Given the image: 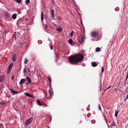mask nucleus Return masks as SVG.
<instances>
[{"instance_id": "f257e3e1", "label": "nucleus", "mask_w": 128, "mask_h": 128, "mask_svg": "<svg viewBox=\"0 0 128 128\" xmlns=\"http://www.w3.org/2000/svg\"><path fill=\"white\" fill-rule=\"evenodd\" d=\"M84 56L82 54H79L71 56L69 58L70 62L72 64H74L82 60Z\"/></svg>"}, {"instance_id": "f03ea898", "label": "nucleus", "mask_w": 128, "mask_h": 128, "mask_svg": "<svg viewBox=\"0 0 128 128\" xmlns=\"http://www.w3.org/2000/svg\"><path fill=\"white\" fill-rule=\"evenodd\" d=\"M32 120L33 118L32 117L26 120L25 122L27 126L28 125L32 122Z\"/></svg>"}, {"instance_id": "7ed1b4c3", "label": "nucleus", "mask_w": 128, "mask_h": 128, "mask_svg": "<svg viewBox=\"0 0 128 128\" xmlns=\"http://www.w3.org/2000/svg\"><path fill=\"white\" fill-rule=\"evenodd\" d=\"M78 40L79 42L80 43H82L83 40L82 36L81 35L79 36L78 38Z\"/></svg>"}, {"instance_id": "20e7f679", "label": "nucleus", "mask_w": 128, "mask_h": 128, "mask_svg": "<svg viewBox=\"0 0 128 128\" xmlns=\"http://www.w3.org/2000/svg\"><path fill=\"white\" fill-rule=\"evenodd\" d=\"M97 34L98 33L95 32H92L91 34L92 36L94 38L96 37Z\"/></svg>"}, {"instance_id": "39448f33", "label": "nucleus", "mask_w": 128, "mask_h": 128, "mask_svg": "<svg viewBox=\"0 0 128 128\" xmlns=\"http://www.w3.org/2000/svg\"><path fill=\"white\" fill-rule=\"evenodd\" d=\"M5 77V76L4 75H2L0 76V82H2L4 79Z\"/></svg>"}, {"instance_id": "423d86ee", "label": "nucleus", "mask_w": 128, "mask_h": 128, "mask_svg": "<svg viewBox=\"0 0 128 128\" xmlns=\"http://www.w3.org/2000/svg\"><path fill=\"white\" fill-rule=\"evenodd\" d=\"M16 60V56L15 54H14L12 58V60L13 62H15Z\"/></svg>"}, {"instance_id": "0eeeda50", "label": "nucleus", "mask_w": 128, "mask_h": 128, "mask_svg": "<svg viewBox=\"0 0 128 128\" xmlns=\"http://www.w3.org/2000/svg\"><path fill=\"white\" fill-rule=\"evenodd\" d=\"M24 94L26 96L28 97L34 98V97H33L28 92H25L24 93Z\"/></svg>"}, {"instance_id": "6e6552de", "label": "nucleus", "mask_w": 128, "mask_h": 128, "mask_svg": "<svg viewBox=\"0 0 128 128\" xmlns=\"http://www.w3.org/2000/svg\"><path fill=\"white\" fill-rule=\"evenodd\" d=\"M26 80L24 79H22L20 80L19 82V84L21 85L22 84L24 83L25 82Z\"/></svg>"}, {"instance_id": "1a4fd4ad", "label": "nucleus", "mask_w": 128, "mask_h": 128, "mask_svg": "<svg viewBox=\"0 0 128 128\" xmlns=\"http://www.w3.org/2000/svg\"><path fill=\"white\" fill-rule=\"evenodd\" d=\"M51 16L52 18H54V10H51V13H50Z\"/></svg>"}, {"instance_id": "9d476101", "label": "nucleus", "mask_w": 128, "mask_h": 128, "mask_svg": "<svg viewBox=\"0 0 128 128\" xmlns=\"http://www.w3.org/2000/svg\"><path fill=\"white\" fill-rule=\"evenodd\" d=\"M10 90L11 92L13 93L16 94H17L18 93L17 92L15 91L12 88H10Z\"/></svg>"}, {"instance_id": "9b49d317", "label": "nucleus", "mask_w": 128, "mask_h": 128, "mask_svg": "<svg viewBox=\"0 0 128 128\" xmlns=\"http://www.w3.org/2000/svg\"><path fill=\"white\" fill-rule=\"evenodd\" d=\"M26 79L29 84L31 83V80L30 78L28 77H26Z\"/></svg>"}, {"instance_id": "f8f14e48", "label": "nucleus", "mask_w": 128, "mask_h": 128, "mask_svg": "<svg viewBox=\"0 0 128 128\" xmlns=\"http://www.w3.org/2000/svg\"><path fill=\"white\" fill-rule=\"evenodd\" d=\"M13 66V63H11L9 65L8 67V69L11 70L12 66Z\"/></svg>"}, {"instance_id": "ddd939ff", "label": "nucleus", "mask_w": 128, "mask_h": 128, "mask_svg": "<svg viewBox=\"0 0 128 128\" xmlns=\"http://www.w3.org/2000/svg\"><path fill=\"white\" fill-rule=\"evenodd\" d=\"M6 103V102L4 101L3 100H2L0 102V104L1 105H5Z\"/></svg>"}, {"instance_id": "4468645a", "label": "nucleus", "mask_w": 128, "mask_h": 128, "mask_svg": "<svg viewBox=\"0 0 128 128\" xmlns=\"http://www.w3.org/2000/svg\"><path fill=\"white\" fill-rule=\"evenodd\" d=\"M48 93H49V96L48 97V98H49L51 96V95H52V92L50 90V89H49L48 90Z\"/></svg>"}, {"instance_id": "2eb2a0df", "label": "nucleus", "mask_w": 128, "mask_h": 128, "mask_svg": "<svg viewBox=\"0 0 128 128\" xmlns=\"http://www.w3.org/2000/svg\"><path fill=\"white\" fill-rule=\"evenodd\" d=\"M37 102L38 103V104L40 106H42V103L40 102L39 100H37Z\"/></svg>"}, {"instance_id": "dca6fc26", "label": "nucleus", "mask_w": 128, "mask_h": 128, "mask_svg": "<svg viewBox=\"0 0 128 128\" xmlns=\"http://www.w3.org/2000/svg\"><path fill=\"white\" fill-rule=\"evenodd\" d=\"M16 16L17 14H14L12 15V17L13 19H15L16 18Z\"/></svg>"}, {"instance_id": "f3484780", "label": "nucleus", "mask_w": 128, "mask_h": 128, "mask_svg": "<svg viewBox=\"0 0 128 128\" xmlns=\"http://www.w3.org/2000/svg\"><path fill=\"white\" fill-rule=\"evenodd\" d=\"M43 12L42 11L41 12V21L42 22L44 20V17H43Z\"/></svg>"}, {"instance_id": "a211bd4d", "label": "nucleus", "mask_w": 128, "mask_h": 128, "mask_svg": "<svg viewBox=\"0 0 128 128\" xmlns=\"http://www.w3.org/2000/svg\"><path fill=\"white\" fill-rule=\"evenodd\" d=\"M92 64L93 66L95 67L97 66V64L95 62H92Z\"/></svg>"}, {"instance_id": "6ab92c4d", "label": "nucleus", "mask_w": 128, "mask_h": 128, "mask_svg": "<svg viewBox=\"0 0 128 128\" xmlns=\"http://www.w3.org/2000/svg\"><path fill=\"white\" fill-rule=\"evenodd\" d=\"M68 42L70 44H72L73 43V42L71 39H70L68 40Z\"/></svg>"}, {"instance_id": "aec40b11", "label": "nucleus", "mask_w": 128, "mask_h": 128, "mask_svg": "<svg viewBox=\"0 0 128 128\" xmlns=\"http://www.w3.org/2000/svg\"><path fill=\"white\" fill-rule=\"evenodd\" d=\"M5 16L7 17H9L10 15L7 12H5Z\"/></svg>"}, {"instance_id": "412c9836", "label": "nucleus", "mask_w": 128, "mask_h": 128, "mask_svg": "<svg viewBox=\"0 0 128 128\" xmlns=\"http://www.w3.org/2000/svg\"><path fill=\"white\" fill-rule=\"evenodd\" d=\"M56 30L59 32H61L62 30V29L61 28H60L56 29Z\"/></svg>"}, {"instance_id": "4be33fe9", "label": "nucleus", "mask_w": 128, "mask_h": 128, "mask_svg": "<svg viewBox=\"0 0 128 128\" xmlns=\"http://www.w3.org/2000/svg\"><path fill=\"white\" fill-rule=\"evenodd\" d=\"M100 48L99 47L96 48V52H99L100 51Z\"/></svg>"}, {"instance_id": "5701e85b", "label": "nucleus", "mask_w": 128, "mask_h": 128, "mask_svg": "<svg viewBox=\"0 0 128 128\" xmlns=\"http://www.w3.org/2000/svg\"><path fill=\"white\" fill-rule=\"evenodd\" d=\"M118 111L116 110L115 112V116L116 117L117 115L118 114Z\"/></svg>"}, {"instance_id": "b1692460", "label": "nucleus", "mask_w": 128, "mask_h": 128, "mask_svg": "<svg viewBox=\"0 0 128 128\" xmlns=\"http://www.w3.org/2000/svg\"><path fill=\"white\" fill-rule=\"evenodd\" d=\"M30 2V0H26L25 3L26 4H28Z\"/></svg>"}, {"instance_id": "393cba45", "label": "nucleus", "mask_w": 128, "mask_h": 128, "mask_svg": "<svg viewBox=\"0 0 128 128\" xmlns=\"http://www.w3.org/2000/svg\"><path fill=\"white\" fill-rule=\"evenodd\" d=\"M48 80L49 82L50 83L51 82V80L50 78V77L49 76H48Z\"/></svg>"}, {"instance_id": "a878e982", "label": "nucleus", "mask_w": 128, "mask_h": 128, "mask_svg": "<svg viewBox=\"0 0 128 128\" xmlns=\"http://www.w3.org/2000/svg\"><path fill=\"white\" fill-rule=\"evenodd\" d=\"M28 62V60L26 58H25V60H24V64H27V63Z\"/></svg>"}, {"instance_id": "bb28decb", "label": "nucleus", "mask_w": 128, "mask_h": 128, "mask_svg": "<svg viewBox=\"0 0 128 128\" xmlns=\"http://www.w3.org/2000/svg\"><path fill=\"white\" fill-rule=\"evenodd\" d=\"M91 122L92 124H94L96 123V121L94 120H92L91 121Z\"/></svg>"}, {"instance_id": "cd10ccee", "label": "nucleus", "mask_w": 128, "mask_h": 128, "mask_svg": "<svg viewBox=\"0 0 128 128\" xmlns=\"http://www.w3.org/2000/svg\"><path fill=\"white\" fill-rule=\"evenodd\" d=\"M15 1L18 3H19L21 2V0H15Z\"/></svg>"}, {"instance_id": "c85d7f7f", "label": "nucleus", "mask_w": 128, "mask_h": 128, "mask_svg": "<svg viewBox=\"0 0 128 128\" xmlns=\"http://www.w3.org/2000/svg\"><path fill=\"white\" fill-rule=\"evenodd\" d=\"M11 70L8 69L7 70V73L8 74H9L10 73V71Z\"/></svg>"}, {"instance_id": "c756f323", "label": "nucleus", "mask_w": 128, "mask_h": 128, "mask_svg": "<svg viewBox=\"0 0 128 128\" xmlns=\"http://www.w3.org/2000/svg\"><path fill=\"white\" fill-rule=\"evenodd\" d=\"M119 8L118 7H116L115 9V10L116 11H118L119 10Z\"/></svg>"}, {"instance_id": "7c9ffc66", "label": "nucleus", "mask_w": 128, "mask_h": 128, "mask_svg": "<svg viewBox=\"0 0 128 128\" xmlns=\"http://www.w3.org/2000/svg\"><path fill=\"white\" fill-rule=\"evenodd\" d=\"M74 32L73 31H72L70 33V35L71 36H72L73 35V34Z\"/></svg>"}, {"instance_id": "2f4dec72", "label": "nucleus", "mask_w": 128, "mask_h": 128, "mask_svg": "<svg viewBox=\"0 0 128 128\" xmlns=\"http://www.w3.org/2000/svg\"><path fill=\"white\" fill-rule=\"evenodd\" d=\"M98 108H99V110H100L102 111V110H101V108L100 104H98Z\"/></svg>"}, {"instance_id": "473e14b6", "label": "nucleus", "mask_w": 128, "mask_h": 128, "mask_svg": "<svg viewBox=\"0 0 128 128\" xmlns=\"http://www.w3.org/2000/svg\"><path fill=\"white\" fill-rule=\"evenodd\" d=\"M113 124H112V126H116V125L115 124L114 122V121L113 122Z\"/></svg>"}, {"instance_id": "72a5a7b5", "label": "nucleus", "mask_w": 128, "mask_h": 128, "mask_svg": "<svg viewBox=\"0 0 128 128\" xmlns=\"http://www.w3.org/2000/svg\"><path fill=\"white\" fill-rule=\"evenodd\" d=\"M0 128H4L3 127V125L2 124L0 123Z\"/></svg>"}, {"instance_id": "f704fd0d", "label": "nucleus", "mask_w": 128, "mask_h": 128, "mask_svg": "<svg viewBox=\"0 0 128 128\" xmlns=\"http://www.w3.org/2000/svg\"><path fill=\"white\" fill-rule=\"evenodd\" d=\"M27 70H28V72H30V68H27Z\"/></svg>"}, {"instance_id": "c9c22d12", "label": "nucleus", "mask_w": 128, "mask_h": 128, "mask_svg": "<svg viewBox=\"0 0 128 128\" xmlns=\"http://www.w3.org/2000/svg\"><path fill=\"white\" fill-rule=\"evenodd\" d=\"M26 68H25L24 69V70L23 71V72L24 73L26 72Z\"/></svg>"}, {"instance_id": "e433bc0d", "label": "nucleus", "mask_w": 128, "mask_h": 128, "mask_svg": "<svg viewBox=\"0 0 128 128\" xmlns=\"http://www.w3.org/2000/svg\"><path fill=\"white\" fill-rule=\"evenodd\" d=\"M104 67H103V66H102V72H104Z\"/></svg>"}, {"instance_id": "4c0bfd02", "label": "nucleus", "mask_w": 128, "mask_h": 128, "mask_svg": "<svg viewBox=\"0 0 128 128\" xmlns=\"http://www.w3.org/2000/svg\"><path fill=\"white\" fill-rule=\"evenodd\" d=\"M22 20H19L18 21L17 23H18V22H22Z\"/></svg>"}, {"instance_id": "58836bf2", "label": "nucleus", "mask_w": 128, "mask_h": 128, "mask_svg": "<svg viewBox=\"0 0 128 128\" xmlns=\"http://www.w3.org/2000/svg\"><path fill=\"white\" fill-rule=\"evenodd\" d=\"M58 56L57 54L56 55V62H57V57Z\"/></svg>"}, {"instance_id": "ea45409f", "label": "nucleus", "mask_w": 128, "mask_h": 128, "mask_svg": "<svg viewBox=\"0 0 128 128\" xmlns=\"http://www.w3.org/2000/svg\"><path fill=\"white\" fill-rule=\"evenodd\" d=\"M50 49L51 50H52L53 49V47L52 46H50Z\"/></svg>"}, {"instance_id": "a19ab883", "label": "nucleus", "mask_w": 128, "mask_h": 128, "mask_svg": "<svg viewBox=\"0 0 128 128\" xmlns=\"http://www.w3.org/2000/svg\"><path fill=\"white\" fill-rule=\"evenodd\" d=\"M14 78V76H12V80H13Z\"/></svg>"}, {"instance_id": "79ce46f5", "label": "nucleus", "mask_w": 128, "mask_h": 128, "mask_svg": "<svg viewBox=\"0 0 128 128\" xmlns=\"http://www.w3.org/2000/svg\"><path fill=\"white\" fill-rule=\"evenodd\" d=\"M20 44L22 46L23 45L24 43L22 42H20Z\"/></svg>"}, {"instance_id": "37998d69", "label": "nucleus", "mask_w": 128, "mask_h": 128, "mask_svg": "<svg viewBox=\"0 0 128 128\" xmlns=\"http://www.w3.org/2000/svg\"><path fill=\"white\" fill-rule=\"evenodd\" d=\"M52 119V117L51 116H49V120H50V121H51V120Z\"/></svg>"}, {"instance_id": "c03bdc74", "label": "nucleus", "mask_w": 128, "mask_h": 128, "mask_svg": "<svg viewBox=\"0 0 128 128\" xmlns=\"http://www.w3.org/2000/svg\"><path fill=\"white\" fill-rule=\"evenodd\" d=\"M111 87V86H109V87H108L106 89V90H105V91H106V90H107L108 89H109V88H110Z\"/></svg>"}, {"instance_id": "a18cd8bd", "label": "nucleus", "mask_w": 128, "mask_h": 128, "mask_svg": "<svg viewBox=\"0 0 128 128\" xmlns=\"http://www.w3.org/2000/svg\"><path fill=\"white\" fill-rule=\"evenodd\" d=\"M100 90H101V88H102V84L101 83H100Z\"/></svg>"}, {"instance_id": "49530a36", "label": "nucleus", "mask_w": 128, "mask_h": 128, "mask_svg": "<svg viewBox=\"0 0 128 128\" xmlns=\"http://www.w3.org/2000/svg\"><path fill=\"white\" fill-rule=\"evenodd\" d=\"M128 78V76H126V80H125V81H126V80Z\"/></svg>"}, {"instance_id": "de8ad7c7", "label": "nucleus", "mask_w": 128, "mask_h": 128, "mask_svg": "<svg viewBox=\"0 0 128 128\" xmlns=\"http://www.w3.org/2000/svg\"><path fill=\"white\" fill-rule=\"evenodd\" d=\"M58 18L60 20H61V18L59 16L58 17Z\"/></svg>"}, {"instance_id": "09e8293b", "label": "nucleus", "mask_w": 128, "mask_h": 128, "mask_svg": "<svg viewBox=\"0 0 128 128\" xmlns=\"http://www.w3.org/2000/svg\"><path fill=\"white\" fill-rule=\"evenodd\" d=\"M48 105H47V104H45V106H44V107H47V106H48Z\"/></svg>"}, {"instance_id": "8fccbe9b", "label": "nucleus", "mask_w": 128, "mask_h": 128, "mask_svg": "<svg viewBox=\"0 0 128 128\" xmlns=\"http://www.w3.org/2000/svg\"><path fill=\"white\" fill-rule=\"evenodd\" d=\"M28 83H28H28L27 82V83H26V84L28 85Z\"/></svg>"}, {"instance_id": "3c124183", "label": "nucleus", "mask_w": 128, "mask_h": 128, "mask_svg": "<svg viewBox=\"0 0 128 128\" xmlns=\"http://www.w3.org/2000/svg\"><path fill=\"white\" fill-rule=\"evenodd\" d=\"M128 98V94L127 96V99Z\"/></svg>"}, {"instance_id": "603ef678", "label": "nucleus", "mask_w": 128, "mask_h": 128, "mask_svg": "<svg viewBox=\"0 0 128 128\" xmlns=\"http://www.w3.org/2000/svg\"><path fill=\"white\" fill-rule=\"evenodd\" d=\"M17 33H18L19 34H20V33L19 32H18Z\"/></svg>"}, {"instance_id": "864d4df0", "label": "nucleus", "mask_w": 128, "mask_h": 128, "mask_svg": "<svg viewBox=\"0 0 128 128\" xmlns=\"http://www.w3.org/2000/svg\"><path fill=\"white\" fill-rule=\"evenodd\" d=\"M126 76H128V73H127V74L126 75Z\"/></svg>"}, {"instance_id": "5fc2aeb1", "label": "nucleus", "mask_w": 128, "mask_h": 128, "mask_svg": "<svg viewBox=\"0 0 128 128\" xmlns=\"http://www.w3.org/2000/svg\"><path fill=\"white\" fill-rule=\"evenodd\" d=\"M106 123L107 122V121L106 120Z\"/></svg>"}, {"instance_id": "6e6d98bb", "label": "nucleus", "mask_w": 128, "mask_h": 128, "mask_svg": "<svg viewBox=\"0 0 128 128\" xmlns=\"http://www.w3.org/2000/svg\"><path fill=\"white\" fill-rule=\"evenodd\" d=\"M26 20H28V18H26Z\"/></svg>"}, {"instance_id": "4d7b16f0", "label": "nucleus", "mask_w": 128, "mask_h": 128, "mask_svg": "<svg viewBox=\"0 0 128 128\" xmlns=\"http://www.w3.org/2000/svg\"><path fill=\"white\" fill-rule=\"evenodd\" d=\"M39 41H38V42L39 43Z\"/></svg>"}, {"instance_id": "13d9d810", "label": "nucleus", "mask_w": 128, "mask_h": 128, "mask_svg": "<svg viewBox=\"0 0 128 128\" xmlns=\"http://www.w3.org/2000/svg\"><path fill=\"white\" fill-rule=\"evenodd\" d=\"M108 126L109 125L108 124Z\"/></svg>"}, {"instance_id": "bf43d9fd", "label": "nucleus", "mask_w": 128, "mask_h": 128, "mask_svg": "<svg viewBox=\"0 0 128 128\" xmlns=\"http://www.w3.org/2000/svg\"><path fill=\"white\" fill-rule=\"evenodd\" d=\"M112 126V124L110 126Z\"/></svg>"}, {"instance_id": "052dcab7", "label": "nucleus", "mask_w": 128, "mask_h": 128, "mask_svg": "<svg viewBox=\"0 0 128 128\" xmlns=\"http://www.w3.org/2000/svg\"><path fill=\"white\" fill-rule=\"evenodd\" d=\"M16 37H15V39H16Z\"/></svg>"}, {"instance_id": "680f3d73", "label": "nucleus", "mask_w": 128, "mask_h": 128, "mask_svg": "<svg viewBox=\"0 0 128 128\" xmlns=\"http://www.w3.org/2000/svg\"><path fill=\"white\" fill-rule=\"evenodd\" d=\"M24 107H25V106H24Z\"/></svg>"}, {"instance_id": "e2e57ef3", "label": "nucleus", "mask_w": 128, "mask_h": 128, "mask_svg": "<svg viewBox=\"0 0 128 128\" xmlns=\"http://www.w3.org/2000/svg\"><path fill=\"white\" fill-rule=\"evenodd\" d=\"M81 21H82V20L81 19Z\"/></svg>"}, {"instance_id": "0e129e2a", "label": "nucleus", "mask_w": 128, "mask_h": 128, "mask_svg": "<svg viewBox=\"0 0 128 128\" xmlns=\"http://www.w3.org/2000/svg\"><path fill=\"white\" fill-rule=\"evenodd\" d=\"M52 0L53 1V0Z\"/></svg>"}, {"instance_id": "69168bd1", "label": "nucleus", "mask_w": 128, "mask_h": 128, "mask_svg": "<svg viewBox=\"0 0 128 128\" xmlns=\"http://www.w3.org/2000/svg\"><path fill=\"white\" fill-rule=\"evenodd\" d=\"M127 73H128V72Z\"/></svg>"}]
</instances>
